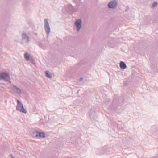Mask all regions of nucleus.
I'll return each mask as SVG.
<instances>
[{
  "mask_svg": "<svg viewBox=\"0 0 158 158\" xmlns=\"http://www.w3.org/2000/svg\"><path fill=\"white\" fill-rule=\"evenodd\" d=\"M12 89L15 92H16L18 94H20L21 93L20 89L15 85H13Z\"/></svg>",
  "mask_w": 158,
  "mask_h": 158,
  "instance_id": "1a4fd4ad",
  "label": "nucleus"
},
{
  "mask_svg": "<svg viewBox=\"0 0 158 158\" xmlns=\"http://www.w3.org/2000/svg\"><path fill=\"white\" fill-rule=\"evenodd\" d=\"M120 67L121 69H123L126 68L127 66L124 62L121 61L120 63Z\"/></svg>",
  "mask_w": 158,
  "mask_h": 158,
  "instance_id": "9d476101",
  "label": "nucleus"
},
{
  "mask_svg": "<svg viewBox=\"0 0 158 158\" xmlns=\"http://www.w3.org/2000/svg\"><path fill=\"white\" fill-rule=\"evenodd\" d=\"M117 5V2L115 0H112L110 2L108 5L109 8L114 9L116 7Z\"/></svg>",
  "mask_w": 158,
  "mask_h": 158,
  "instance_id": "0eeeda50",
  "label": "nucleus"
},
{
  "mask_svg": "<svg viewBox=\"0 0 158 158\" xmlns=\"http://www.w3.org/2000/svg\"><path fill=\"white\" fill-rule=\"evenodd\" d=\"M38 45L40 47L42 48L44 50H45L46 48L47 47L46 46L43 45L41 43H39Z\"/></svg>",
  "mask_w": 158,
  "mask_h": 158,
  "instance_id": "4468645a",
  "label": "nucleus"
},
{
  "mask_svg": "<svg viewBox=\"0 0 158 158\" xmlns=\"http://www.w3.org/2000/svg\"><path fill=\"white\" fill-rule=\"evenodd\" d=\"M109 44V42L108 43V44Z\"/></svg>",
  "mask_w": 158,
  "mask_h": 158,
  "instance_id": "a211bd4d",
  "label": "nucleus"
},
{
  "mask_svg": "<svg viewBox=\"0 0 158 158\" xmlns=\"http://www.w3.org/2000/svg\"><path fill=\"white\" fill-rule=\"evenodd\" d=\"M45 75L46 77L48 78H51L52 77V75L50 74L49 72L48 71L45 72Z\"/></svg>",
  "mask_w": 158,
  "mask_h": 158,
  "instance_id": "ddd939ff",
  "label": "nucleus"
},
{
  "mask_svg": "<svg viewBox=\"0 0 158 158\" xmlns=\"http://www.w3.org/2000/svg\"><path fill=\"white\" fill-rule=\"evenodd\" d=\"M115 123V126L116 127H117L118 129H120V128L119 126V125H118V124H117L116 123Z\"/></svg>",
  "mask_w": 158,
  "mask_h": 158,
  "instance_id": "dca6fc26",
  "label": "nucleus"
},
{
  "mask_svg": "<svg viewBox=\"0 0 158 158\" xmlns=\"http://www.w3.org/2000/svg\"><path fill=\"white\" fill-rule=\"evenodd\" d=\"M95 112L93 109H91L90 111L89 112V115L90 118H93L94 117V114Z\"/></svg>",
  "mask_w": 158,
  "mask_h": 158,
  "instance_id": "9b49d317",
  "label": "nucleus"
},
{
  "mask_svg": "<svg viewBox=\"0 0 158 158\" xmlns=\"http://www.w3.org/2000/svg\"><path fill=\"white\" fill-rule=\"evenodd\" d=\"M22 39L25 41V43H27L28 42L29 37L27 36L25 33H22Z\"/></svg>",
  "mask_w": 158,
  "mask_h": 158,
  "instance_id": "6e6552de",
  "label": "nucleus"
},
{
  "mask_svg": "<svg viewBox=\"0 0 158 158\" xmlns=\"http://www.w3.org/2000/svg\"><path fill=\"white\" fill-rule=\"evenodd\" d=\"M83 80V78L82 77H81L79 79V81H82Z\"/></svg>",
  "mask_w": 158,
  "mask_h": 158,
  "instance_id": "f3484780",
  "label": "nucleus"
},
{
  "mask_svg": "<svg viewBox=\"0 0 158 158\" xmlns=\"http://www.w3.org/2000/svg\"><path fill=\"white\" fill-rule=\"evenodd\" d=\"M157 5V3L156 2H154L153 4L152 5V8H154L155 6H156Z\"/></svg>",
  "mask_w": 158,
  "mask_h": 158,
  "instance_id": "2eb2a0df",
  "label": "nucleus"
},
{
  "mask_svg": "<svg viewBox=\"0 0 158 158\" xmlns=\"http://www.w3.org/2000/svg\"><path fill=\"white\" fill-rule=\"evenodd\" d=\"M44 25L45 31L48 35L50 32V28L47 19H45L44 20Z\"/></svg>",
  "mask_w": 158,
  "mask_h": 158,
  "instance_id": "20e7f679",
  "label": "nucleus"
},
{
  "mask_svg": "<svg viewBox=\"0 0 158 158\" xmlns=\"http://www.w3.org/2000/svg\"><path fill=\"white\" fill-rule=\"evenodd\" d=\"M17 105L16 106V110L20 112L26 114L27 111L24 108L23 104L18 100H17Z\"/></svg>",
  "mask_w": 158,
  "mask_h": 158,
  "instance_id": "f03ea898",
  "label": "nucleus"
},
{
  "mask_svg": "<svg viewBox=\"0 0 158 158\" xmlns=\"http://www.w3.org/2000/svg\"><path fill=\"white\" fill-rule=\"evenodd\" d=\"M32 135L33 137H40L44 138L45 137V134L44 132H39V131L33 132Z\"/></svg>",
  "mask_w": 158,
  "mask_h": 158,
  "instance_id": "7ed1b4c3",
  "label": "nucleus"
},
{
  "mask_svg": "<svg viewBox=\"0 0 158 158\" xmlns=\"http://www.w3.org/2000/svg\"><path fill=\"white\" fill-rule=\"evenodd\" d=\"M24 57L26 60L28 61L29 59L30 55L27 52L25 53L24 54Z\"/></svg>",
  "mask_w": 158,
  "mask_h": 158,
  "instance_id": "f8f14e48",
  "label": "nucleus"
},
{
  "mask_svg": "<svg viewBox=\"0 0 158 158\" xmlns=\"http://www.w3.org/2000/svg\"><path fill=\"white\" fill-rule=\"evenodd\" d=\"M82 20L81 19H78L77 20L75 23V24L76 27V29L78 32H79L80 29L82 27L81 23Z\"/></svg>",
  "mask_w": 158,
  "mask_h": 158,
  "instance_id": "39448f33",
  "label": "nucleus"
},
{
  "mask_svg": "<svg viewBox=\"0 0 158 158\" xmlns=\"http://www.w3.org/2000/svg\"><path fill=\"white\" fill-rule=\"evenodd\" d=\"M8 77H10L9 74L8 73L3 72L0 73V79L4 80L6 81H8V80H6L5 79Z\"/></svg>",
  "mask_w": 158,
  "mask_h": 158,
  "instance_id": "423d86ee",
  "label": "nucleus"
},
{
  "mask_svg": "<svg viewBox=\"0 0 158 158\" xmlns=\"http://www.w3.org/2000/svg\"><path fill=\"white\" fill-rule=\"evenodd\" d=\"M123 99L122 97L114 95L112 104L109 107L110 109L112 111L116 110L118 106H121L123 104Z\"/></svg>",
  "mask_w": 158,
  "mask_h": 158,
  "instance_id": "f257e3e1",
  "label": "nucleus"
}]
</instances>
